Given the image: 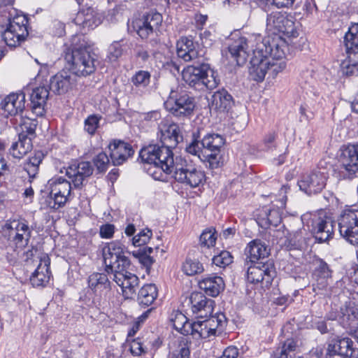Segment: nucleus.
<instances>
[{"mask_svg": "<svg viewBox=\"0 0 358 358\" xmlns=\"http://www.w3.org/2000/svg\"><path fill=\"white\" fill-rule=\"evenodd\" d=\"M122 54V45L118 41H115L108 47L106 59L110 62L117 61Z\"/></svg>", "mask_w": 358, "mask_h": 358, "instance_id": "4d7b16f0", "label": "nucleus"}, {"mask_svg": "<svg viewBox=\"0 0 358 358\" xmlns=\"http://www.w3.org/2000/svg\"><path fill=\"white\" fill-rule=\"evenodd\" d=\"M158 290L155 285H144L138 291L137 301L141 306H149L157 299Z\"/></svg>", "mask_w": 358, "mask_h": 358, "instance_id": "37998d69", "label": "nucleus"}, {"mask_svg": "<svg viewBox=\"0 0 358 358\" xmlns=\"http://www.w3.org/2000/svg\"><path fill=\"white\" fill-rule=\"evenodd\" d=\"M124 254V246L119 241H112L103 246L102 255L106 273L129 268L130 261Z\"/></svg>", "mask_w": 358, "mask_h": 358, "instance_id": "9d476101", "label": "nucleus"}, {"mask_svg": "<svg viewBox=\"0 0 358 358\" xmlns=\"http://www.w3.org/2000/svg\"><path fill=\"white\" fill-rule=\"evenodd\" d=\"M276 134L275 132L268 133L264 139V150L268 152H273L276 150L277 143L275 142Z\"/></svg>", "mask_w": 358, "mask_h": 358, "instance_id": "052dcab7", "label": "nucleus"}, {"mask_svg": "<svg viewBox=\"0 0 358 358\" xmlns=\"http://www.w3.org/2000/svg\"><path fill=\"white\" fill-rule=\"evenodd\" d=\"M71 183L62 177L50 180L49 196L45 200L50 208L57 210L66 204L71 196Z\"/></svg>", "mask_w": 358, "mask_h": 358, "instance_id": "f8f14e48", "label": "nucleus"}, {"mask_svg": "<svg viewBox=\"0 0 358 358\" xmlns=\"http://www.w3.org/2000/svg\"><path fill=\"white\" fill-rule=\"evenodd\" d=\"M75 24L82 29H93L101 22V17L91 6L82 8L73 19Z\"/></svg>", "mask_w": 358, "mask_h": 358, "instance_id": "cd10ccee", "label": "nucleus"}, {"mask_svg": "<svg viewBox=\"0 0 358 358\" xmlns=\"http://www.w3.org/2000/svg\"><path fill=\"white\" fill-rule=\"evenodd\" d=\"M189 304L192 313L198 317L205 318L213 312L215 301L207 298L201 292H192L189 299Z\"/></svg>", "mask_w": 358, "mask_h": 358, "instance_id": "b1692460", "label": "nucleus"}, {"mask_svg": "<svg viewBox=\"0 0 358 358\" xmlns=\"http://www.w3.org/2000/svg\"><path fill=\"white\" fill-rule=\"evenodd\" d=\"M245 254L250 264L259 263L258 261L264 259L269 255L270 249L262 241L255 239L247 245Z\"/></svg>", "mask_w": 358, "mask_h": 358, "instance_id": "473e14b6", "label": "nucleus"}, {"mask_svg": "<svg viewBox=\"0 0 358 358\" xmlns=\"http://www.w3.org/2000/svg\"><path fill=\"white\" fill-rule=\"evenodd\" d=\"M131 353L134 356H140L145 352V350L140 339H134L130 343L129 348Z\"/></svg>", "mask_w": 358, "mask_h": 358, "instance_id": "338daca9", "label": "nucleus"}, {"mask_svg": "<svg viewBox=\"0 0 358 358\" xmlns=\"http://www.w3.org/2000/svg\"><path fill=\"white\" fill-rule=\"evenodd\" d=\"M210 327H208L206 320L196 321L192 323L191 334L195 339L208 338L213 334L210 331Z\"/></svg>", "mask_w": 358, "mask_h": 358, "instance_id": "49530a36", "label": "nucleus"}, {"mask_svg": "<svg viewBox=\"0 0 358 358\" xmlns=\"http://www.w3.org/2000/svg\"><path fill=\"white\" fill-rule=\"evenodd\" d=\"M199 37L201 45L206 48L211 47L215 41V35L208 30L201 31Z\"/></svg>", "mask_w": 358, "mask_h": 358, "instance_id": "e2e57ef3", "label": "nucleus"}, {"mask_svg": "<svg viewBox=\"0 0 358 358\" xmlns=\"http://www.w3.org/2000/svg\"><path fill=\"white\" fill-rule=\"evenodd\" d=\"M339 177L351 179L358 173V145H349L339 157Z\"/></svg>", "mask_w": 358, "mask_h": 358, "instance_id": "2eb2a0df", "label": "nucleus"}, {"mask_svg": "<svg viewBox=\"0 0 358 358\" xmlns=\"http://www.w3.org/2000/svg\"><path fill=\"white\" fill-rule=\"evenodd\" d=\"M266 31L268 34L274 35L273 38L266 37L271 41L273 39L282 38V36L296 37L298 31L293 17L286 13L279 11L272 12L267 15Z\"/></svg>", "mask_w": 358, "mask_h": 358, "instance_id": "0eeeda50", "label": "nucleus"}, {"mask_svg": "<svg viewBox=\"0 0 358 358\" xmlns=\"http://www.w3.org/2000/svg\"><path fill=\"white\" fill-rule=\"evenodd\" d=\"M296 343L292 339H287L281 347L278 348L273 353V358H289L296 350Z\"/></svg>", "mask_w": 358, "mask_h": 358, "instance_id": "8fccbe9b", "label": "nucleus"}, {"mask_svg": "<svg viewBox=\"0 0 358 358\" xmlns=\"http://www.w3.org/2000/svg\"><path fill=\"white\" fill-rule=\"evenodd\" d=\"M151 75L148 71L139 70L131 78L132 84L138 88H145L150 83Z\"/></svg>", "mask_w": 358, "mask_h": 358, "instance_id": "603ef678", "label": "nucleus"}, {"mask_svg": "<svg viewBox=\"0 0 358 358\" xmlns=\"http://www.w3.org/2000/svg\"><path fill=\"white\" fill-rule=\"evenodd\" d=\"M75 83V78L70 75L69 72L62 71L52 76L47 86L53 93L62 94L71 89Z\"/></svg>", "mask_w": 358, "mask_h": 358, "instance_id": "7c9ffc66", "label": "nucleus"}, {"mask_svg": "<svg viewBox=\"0 0 358 358\" xmlns=\"http://www.w3.org/2000/svg\"><path fill=\"white\" fill-rule=\"evenodd\" d=\"M111 164L113 166H120L127 161L134 154L132 145L120 140H113L108 145Z\"/></svg>", "mask_w": 358, "mask_h": 358, "instance_id": "393cba45", "label": "nucleus"}, {"mask_svg": "<svg viewBox=\"0 0 358 358\" xmlns=\"http://www.w3.org/2000/svg\"><path fill=\"white\" fill-rule=\"evenodd\" d=\"M234 105L232 96L224 88L215 92L209 99L210 109L219 113L228 112Z\"/></svg>", "mask_w": 358, "mask_h": 358, "instance_id": "2f4dec72", "label": "nucleus"}, {"mask_svg": "<svg viewBox=\"0 0 358 358\" xmlns=\"http://www.w3.org/2000/svg\"><path fill=\"white\" fill-rule=\"evenodd\" d=\"M62 57L66 68L76 76H87L96 69V55L85 48L66 47Z\"/></svg>", "mask_w": 358, "mask_h": 358, "instance_id": "20e7f679", "label": "nucleus"}, {"mask_svg": "<svg viewBox=\"0 0 358 358\" xmlns=\"http://www.w3.org/2000/svg\"><path fill=\"white\" fill-rule=\"evenodd\" d=\"M305 233L306 230L303 229H300L292 233L287 231L282 245L288 250H301L306 245Z\"/></svg>", "mask_w": 358, "mask_h": 358, "instance_id": "58836bf2", "label": "nucleus"}, {"mask_svg": "<svg viewBox=\"0 0 358 358\" xmlns=\"http://www.w3.org/2000/svg\"><path fill=\"white\" fill-rule=\"evenodd\" d=\"M206 69L203 71V90H213L217 87L220 80L217 73L210 67L208 64H206Z\"/></svg>", "mask_w": 358, "mask_h": 358, "instance_id": "09e8293b", "label": "nucleus"}, {"mask_svg": "<svg viewBox=\"0 0 358 358\" xmlns=\"http://www.w3.org/2000/svg\"><path fill=\"white\" fill-rule=\"evenodd\" d=\"M43 158L44 155L41 152L38 151L35 152L33 156L29 157L23 162L22 168L29 176V182H32V181L37 178L39 171V166L42 163Z\"/></svg>", "mask_w": 358, "mask_h": 358, "instance_id": "a19ab883", "label": "nucleus"}, {"mask_svg": "<svg viewBox=\"0 0 358 358\" xmlns=\"http://www.w3.org/2000/svg\"><path fill=\"white\" fill-rule=\"evenodd\" d=\"M25 94L22 92L10 93L0 103V113L4 117H17L25 108Z\"/></svg>", "mask_w": 358, "mask_h": 358, "instance_id": "6ab92c4d", "label": "nucleus"}, {"mask_svg": "<svg viewBox=\"0 0 358 358\" xmlns=\"http://www.w3.org/2000/svg\"><path fill=\"white\" fill-rule=\"evenodd\" d=\"M217 237L215 236V230L214 229H208L204 230L199 237L201 245L210 248L215 243Z\"/></svg>", "mask_w": 358, "mask_h": 358, "instance_id": "5fc2aeb1", "label": "nucleus"}, {"mask_svg": "<svg viewBox=\"0 0 358 358\" xmlns=\"http://www.w3.org/2000/svg\"><path fill=\"white\" fill-rule=\"evenodd\" d=\"M358 320V308L346 302L340 308L339 321L343 326H350Z\"/></svg>", "mask_w": 358, "mask_h": 358, "instance_id": "c03bdc74", "label": "nucleus"}, {"mask_svg": "<svg viewBox=\"0 0 358 358\" xmlns=\"http://www.w3.org/2000/svg\"><path fill=\"white\" fill-rule=\"evenodd\" d=\"M128 268L117 270L108 273L115 283L122 288V294L127 299L132 298L136 292V287L138 285V278L127 271Z\"/></svg>", "mask_w": 358, "mask_h": 358, "instance_id": "412c9836", "label": "nucleus"}, {"mask_svg": "<svg viewBox=\"0 0 358 358\" xmlns=\"http://www.w3.org/2000/svg\"><path fill=\"white\" fill-rule=\"evenodd\" d=\"M134 257L137 258L139 262L143 264L146 269H149L152 264L155 262V259L150 255H147L146 254H142L141 252H137L134 251L132 252Z\"/></svg>", "mask_w": 358, "mask_h": 358, "instance_id": "69168bd1", "label": "nucleus"}, {"mask_svg": "<svg viewBox=\"0 0 358 358\" xmlns=\"http://www.w3.org/2000/svg\"><path fill=\"white\" fill-rule=\"evenodd\" d=\"M43 255L44 254H39L38 250L36 248L31 247V249H29L23 253V258L24 262L28 264L34 262H40V259L38 257H40Z\"/></svg>", "mask_w": 358, "mask_h": 358, "instance_id": "0e129e2a", "label": "nucleus"}, {"mask_svg": "<svg viewBox=\"0 0 358 358\" xmlns=\"http://www.w3.org/2000/svg\"><path fill=\"white\" fill-rule=\"evenodd\" d=\"M185 151L192 155L197 156L203 161V158L202 159L200 155L201 153L203 155V148L201 145V141L198 140L194 135L192 141L186 146Z\"/></svg>", "mask_w": 358, "mask_h": 358, "instance_id": "13d9d810", "label": "nucleus"}, {"mask_svg": "<svg viewBox=\"0 0 358 358\" xmlns=\"http://www.w3.org/2000/svg\"><path fill=\"white\" fill-rule=\"evenodd\" d=\"M93 162L99 172H105L111 164V159L106 153L101 152L94 157Z\"/></svg>", "mask_w": 358, "mask_h": 358, "instance_id": "864d4df0", "label": "nucleus"}, {"mask_svg": "<svg viewBox=\"0 0 358 358\" xmlns=\"http://www.w3.org/2000/svg\"><path fill=\"white\" fill-rule=\"evenodd\" d=\"M174 329L183 335H188L191 331L192 323L188 322L187 317L181 312H176L171 319Z\"/></svg>", "mask_w": 358, "mask_h": 358, "instance_id": "a18cd8bd", "label": "nucleus"}, {"mask_svg": "<svg viewBox=\"0 0 358 358\" xmlns=\"http://www.w3.org/2000/svg\"><path fill=\"white\" fill-rule=\"evenodd\" d=\"M50 91L47 85L38 86L33 89L30 94L31 108L36 116L42 117L45 115Z\"/></svg>", "mask_w": 358, "mask_h": 358, "instance_id": "c85d7f7f", "label": "nucleus"}, {"mask_svg": "<svg viewBox=\"0 0 358 358\" xmlns=\"http://www.w3.org/2000/svg\"><path fill=\"white\" fill-rule=\"evenodd\" d=\"M281 215L278 209L264 207L260 210L257 217L258 224L264 229L271 226L277 227L281 222Z\"/></svg>", "mask_w": 358, "mask_h": 358, "instance_id": "c9c22d12", "label": "nucleus"}, {"mask_svg": "<svg viewBox=\"0 0 358 358\" xmlns=\"http://www.w3.org/2000/svg\"><path fill=\"white\" fill-rule=\"evenodd\" d=\"M224 143L225 139L218 134L209 133L201 138L203 161L208 163L210 169H215L222 166L221 149Z\"/></svg>", "mask_w": 358, "mask_h": 358, "instance_id": "1a4fd4ad", "label": "nucleus"}, {"mask_svg": "<svg viewBox=\"0 0 358 358\" xmlns=\"http://www.w3.org/2000/svg\"><path fill=\"white\" fill-rule=\"evenodd\" d=\"M152 231L146 229L142 230L132 238V244L134 246H141L147 243L152 236Z\"/></svg>", "mask_w": 358, "mask_h": 358, "instance_id": "bf43d9fd", "label": "nucleus"}, {"mask_svg": "<svg viewBox=\"0 0 358 358\" xmlns=\"http://www.w3.org/2000/svg\"><path fill=\"white\" fill-rule=\"evenodd\" d=\"M312 227L315 239L324 243L332 238L334 221L329 216L320 215L313 220Z\"/></svg>", "mask_w": 358, "mask_h": 358, "instance_id": "a878e982", "label": "nucleus"}, {"mask_svg": "<svg viewBox=\"0 0 358 358\" xmlns=\"http://www.w3.org/2000/svg\"><path fill=\"white\" fill-rule=\"evenodd\" d=\"M115 233V226L107 223L101 225L99 229V234L102 238H111Z\"/></svg>", "mask_w": 358, "mask_h": 358, "instance_id": "774afa93", "label": "nucleus"}, {"mask_svg": "<svg viewBox=\"0 0 358 358\" xmlns=\"http://www.w3.org/2000/svg\"><path fill=\"white\" fill-rule=\"evenodd\" d=\"M343 44L348 55H358V23L352 24L343 38Z\"/></svg>", "mask_w": 358, "mask_h": 358, "instance_id": "79ce46f5", "label": "nucleus"}, {"mask_svg": "<svg viewBox=\"0 0 358 358\" xmlns=\"http://www.w3.org/2000/svg\"><path fill=\"white\" fill-rule=\"evenodd\" d=\"M99 118L96 115H90L85 121V129L90 134H94L98 127Z\"/></svg>", "mask_w": 358, "mask_h": 358, "instance_id": "680f3d73", "label": "nucleus"}, {"mask_svg": "<svg viewBox=\"0 0 358 358\" xmlns=\"http://www.w3.org/2000/svg\"><path fill=\"white\" fill-rule=\"evenodd\" d=\"M164 105L166 110L173 116L184 119L192 115L196 107V101L194 96L185 92L177 94L172 91Z\"/></svg>", "mask_w": 358, "mask_h": 358, "instance_id": "9b49d317", "label": "nucleus"}, {"mask_svg": "<svg viewBox=\"0 0 358 358\" xmlns=\"http://www.w3.org/2000/svg\"><path fill=\"white\" fill-rule=\"evenodd\" d=\"M348 63L342 64V73L347 76H358V55H349Z\"/></svg>", "mask_w": 358, "mask_h": 358, "instance_id": "3c124183", "label": "nucleus"}, {"mask_svg": "<svg viewBox=\"0 0 358 358\" xmlns=\"http://www.w3.org/2000/svg\"><path fill=\"white\" fill-rule=\"evenodd\" d=\"M206 69V63L199 59L192 65L188 66L182 72L185 82L196 90H203V71Z\"/></svg>", "mask_w": 358, "mask_h": 358, "instance_id": "5701e85b", "label": "nucleus"}, {"mask_svg": "<svg viewBox=\"0 0 358 358\" xmlns=\"http://www.w3.org/2000/svg\"><path fill=\"white\" fill-rule=\"evenodd\" d=\"M313 276L317 281L318 289H323L328 285V280L331 278L332 271L329 265L322 259H318L315 262Z\"/></svg>", "mask_w": 358, "mask_h": 358, "instance_id": "e433bc0d", "label": "nucleus"}, {"mask_svg": "<svg viewBox=\"0 0 358 358\" xmlns=\"http://www.w3.org/2000/svg\"><path fill=\"white\" fill-rule=\"evenodd\" d=\"M233 262V257L230 252L227 250L221 251L218 255H215L213 258V263L219 266L223 267L229 265Z\"/></svg>", "mask_w": 358, "mask_h": 358, "instance_id": "6e6d98bb", "label": "nucleus"}, {"mask_svg": "<svg viewBox=\"0 0 358 358\" xmlns=\"http://www.w3.org/2000/svg\"><path fill=\"white\" fill-rule=\"evenodd\" d=\"M11 124L20 131L19 134H25L27 136L33 137L37 126V120L26 116L22 114L17 117L10 118Z\"/></svg>", "mask_w": 358, "mask_h": 358, "instance_id": "4c0bfd02", "label": "nucleus"}, {"mask_svg": "<svg viewBox=\"0 0 358 358\" xmlns=\"http://www.w3.org/2000/svg\"><path fill=\"white\" fill-rule=\"evenodd\" d=\"M199 286L206 294L215 297L224 290V282L222 278L211 275L199 281Z\"/></svg>", "mask_w": 358, "mask_h": 358, "instance_id": "72a5a7b5", "label": "nucleus"}, {"mask_svg": "<svg viewBox=\"0 0 358 358\" xmlns=\"http://www.w3.org/2000/svg\"><path fill=\"white\" fill-rule=\"evenodd\" d=\"M178 57L185 62L199 59V53L195 50L193 40L189 37H182L177 43Z\"/></svg>", "mask_w": 358, "mask_h": 358, "instance_id": "f704fd0d", "label": "nucleus"}, {"mask_svg": "<svg viewBox=\"0 0 358 358\" xmlns=\"http://www.w3.org/2000/svg\"><path fill=\"white\" fill-rule=\"evenodd\" d=\"M248 40L238 34H234L229 39L228 49L231 57L236 60L237 65H243L249 56Z\"/></svg>", "mask_w": 358, "mask_h": 358, "instance_id": "4be33fe9", "label": "nucleus"}, {"mask_svg": "<svg viewBox=\"0 0 358 358\" xmlns=\"http://www.w3.org/2000/svg\"><path fill=\"white\" fill-rule=\"evenodd\" d=\"M108 273L94 272L87 278L88 287L98 296L106 297L111 290V282Z\"/></svg>", "mask_w": 358, "mask_h": 358, "instance_id": "bb28decb", "label": "nucleus"}, {"mask_svg": "<svg viewBox=\"0 0 358 358\" xmlns=\"http://www.w3.org/2000/svg\"><path fill=\"white\" fill-rule=\"evenodd\" d=\"M4 232L9 241V245L6 248V260L10 264H14L20 251L28 245L31 229L25 221L13 220L6 223Z\"/></svg>", "mask_w": 358, "mask_h": 358, "instance_id": "f03ea898", "label": "nucleus"}, {"mask_svg": "<svg viewBox=\"0 0 358 358\" xmlns=\"http://www.w3.org/2000/svg\"><path fill=\"white\" fill-rule=\"evenodd\" d=\"M258 41L256 48L252 50L253 56L250 59L249 72L253 80L262 82L270 68L276 73L285 68L284 62L278 64L273 61L285 57L288 46L285 41L279 38L271 41L269 38H262L259 36Z\"/></svg>", "mask_w": 358, "mask_h": 358, "instance_id": "f257e3e1", "label": "nucleus"}, {"mask_svg": "<svg viewBox=\"0 0 358 358\" xmlns=\"http://www.w3.org/2000/svg\"><path fill=\"white\" fill-rule=\"evenodd\" d=\"M143 148L139 152L141 161L144 162V169L148 174L156 180L164 181L166 180V175L173 173L176 158L167 156L165 154L157 152L153 155H150L147 159L143 156Z\"/></svg>", "mask_w": 358, "mask_h": 358, "instance_id": "423d86ee", "label": "nucleus"}, {"mask_svg": "<svg viewBox=\"0 0 358 358\" xmlns=\"http://www.w3.org/2000/svg\"><path fill=\"white\" fill-rule=\"evenodd\" d=\"M93 171L94 167L90 162L76 161L66 168V176L71 180L75 189H80Z\"/></svg>", "mask_w": 358, "mask_h": 358, "instance_id": "f3484780", "label": "nucleus"}, {"mask_svg": "<svg viewBox=\"0 0 358 358\" xmlns=\"http://www.w3.org/2000/svg\"><path fill=\"white\" fill-rule=\"evenodd\" d=\"M327 173L321 170H314L309 174L302 176L298 181L299 189L308 195L320 193L326 185Z\"/></svg>", "mask_w": 358, "mask_h": 358, "instance_id": "aec40b11", "label": "nucleus"}, {"mask_svg": "<svg viewBox=\"0 0 358 358\" xmlns=\"http://www.w3.org/2000/svg\"><path fill=\"white\" fill-rule=\"evenodd\" d=\"M340 234L350 244L358 245V209L346 208L338 218Z\"/></svg>", "mask_w": 358, "mask_h": 358, "instance_id": "ddd939ff", "label": "nucleus"}, {"mask_svg": "<svg viewBox=\"0 0 358 358\" xmlns=\"http://www.w3.org/2000/svg\"><path fill=\"white\" fill-rule=\"evenodd\" d=\"M275 275L274 264L269 261L250 264L247 268V280L253 284L262 282L268 286Z\"/></svg>", "mask_w": 358, "mask_h": 358, "instance_id": "4468645a", "label": "nucleus"}, {"mask_svg": "<svg viewBox=\"0 0 358 358\" xmlns=\"http://www.w3.org/2000/svg\"><path fill=\"white\" fill-rule=\"evenodd\" d=\"M40 263L30 277L33 287H44L49 282L51 272L50 271V259L47 255L38 257Z\"/></svg>", "mask_w": 358, "mask_h": 358, "instance_id": "c756f323", "label": "nucleus"}, {"mask_svg": "<svg viewBox=\"0 0 358 358\" xmlns=\"http://www.w3.org/2000/svg\"><path fill=\"white\" fill-rule=\"evenodd\" d=\"M357 354L358 349L350 338H337L328 343L325 358H352Z\"/></svg>", "mask_w": 358, "mask_h": 358, "instance_id": "dca6fc26", "label": "nucleus"}, {"mask_svg": "<svg viewBox=\"0 0 358 358\" xmlns=\"http://www.w3.org/2000/svg\"><path fill=\"white\" fill-rule=\"evenodd\" d=\"M27 18L24 15L17 13L12 8L9 11L8 24L2 34V38L9 47H17L23 42L28 36Z\"/></svg>", "mask_w": 358, "mask_h": 358, "instance_id": "6e6552de", "label": "nucleus"}, {"mask_svg": "<svg viewBox=\"0 0 358 358\" xmlns=\"http://www.w3.org/2000/svg\"><path fill=\"white\" fill-rule=\"evenodd\" d=\"M158 135L162 145H149L143 148V156L146 155L148 159L150 155H153L157 151L166 155V157H174L172 149L183 140L178 124L173 122L169 123L167 121L161 122L159 124Z\"/></svg>", "mask_w": 358, "mask_h": 358, "instance_id": "7ed1b4c3", "label": "nucleus"}, {"mask_svg": "<svg viewBox=\"0 0 358 358\" xmlns=\"http://www.w3.org/2000/svg\"><path fill=\"white\" fill-rule=\"evenodd\" d=\"M182 270L187 275H194L204 271L203 264L196 259L187 257L182 266Z\"/></svg>", "mask_w": 358, "mask_h": 358, "instance_id": "de8ad7c7", "label": "nucleus"}, {"mask_svg": "<svg viewBox=\"0 0 358 358\" xmlns=\"http://www.w3.org/2000/svg\"><path fill=\"white\" fill-rule=\"evenodd\" d=\"M162 22V16L160 13L150 12L141 19L134 21L132 27L142 39H147L157 33Z\"/></svg>", "mask_w": 358, "mask_h": 358, "instance_id": "a211bd4d", "label": "nucleus"}, {"mask_svg": "<svg viewBox=\"0 0 358 358\" xmlns=\"http://www.w3.org/2000/svg\"><path fill=\"white\" fill-rule=\"evenodd\" d=\"M32 148L31 137L25 134H19L18 141L14 142L10 150V154L16 159H21Z\"/></svg>", "mask_w": 358, "mask_h": 358, "instance_id": "ea45409f", "label": "nucleus"}, {"mask_svg": "<svg viewBox=\"0 0 358 358\" xmlns=\"http://www.w3.org/2000/svg\"><path fill=\"white\" fill-rule=\"evenodd\" d=\"M173 177L175 180L191 188L203 185L206 181L205 172L200 166L181 157H176Z\"/></svg>", "mask_w": 358, "mask_h": 358, "instance_id": "39448f33", "label": "nucleus"}]
</instances>
